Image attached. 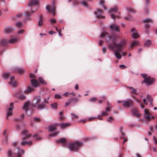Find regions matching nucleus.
I'll return each mask as SVG.
<instances>
[{
    "label": "nucleus",
    "instance_id": "1",
    "mask_svg": "<svg viewBox=\"0 0 157 157\" xmlns=\"http://www.w3.org/2000/svg\"><path fill=\"white\" fill-rule=\"evenodd\" d=\"M120 36L118 35L113 33L111 35H108V38L112 41V43L108 44V47L110 49H116L118 51H121L124 48L127 43L125 40H123L119 44L116 42L117 39L119 38Z\"/></svg>",
    "mask_w": 157,
    "mask_h": 157
},
{
    "label": "nucleus",
    "instance_id": "2",
    "mask_svg": "<svg viewBox=\"0 0 157 157\" xmlns=\"http://www.w3.org/2000/svg\"><path fill=\"white\" fill-rule=\"evenodd\" d=\"M41 98L40 96H35L33 101L32 106L36 107L38 109H43L45 108L46 105L44 103L40 104Z\"/></svg>",
    "mask_w": 157,
    "mask_h": 157
},
{
    "label": "nucleus",
    "instance_id": "3",
    "mask_svg": "<svg viewBox=\"0 0 157 157\" xmlns=\"http://www.w3.org/2000/svg\"><path fill=\"white\" fill-rule=\"evenodd\" d=\"M28 132L27 130H24L22 132L24 137L22 138V141L21 142V144L23 146H25L27 143V141H25V139H28L32 136L31 134H28Z\"/></svg>",
    "mask_w": 157,
    "mask_h": 157
},
{
    "label": "nucleus",
    "instance_id": "4",
    "mask_svg": "<svg viewBox=\"0 0 157 157\" xmlns=\"http://www.w3.org/2000/svg\"><path fill=\"white\" fill-rule=\"evenodd\" d=\"M82 144V143L79 141H76L72 144L69 145V147L71 151H77L78 148Z\"/></svg>",
    "mask_w": 157,
    "mask_h": 157
},
{
    "label": "nucleus",
    "instance_id": "5",
    "mask_svg": "<svg viewBox=\"0 0 157 157\" xmlns=\"http://www.w3.org/2000/svg\"><path fill=\"white\" fill-rule=\"evenodd\" d=\"M134 101L131 99H128L122 101V105L125 108H128L130 107L134 106Z\"/></svg>",
    "mask_w": 157,
    "mask_h": 157
},
{
    "label": "nucleus",
    "instance_id": "6",
    "mask_svg": "<svg viewBox=\"0 0 157 157\" xmlns=\"http://www.w3.org/2000/svg\"><path fill=\"white\" fill-rule=\"evenodd\" d=\"M142 75L143 78H144V81L145 83L148 84H151L154 81V78H151L150 77H147V75L146 74H142Z\"/></svg>",
    "mask_w": 157,
    "mask_h": 157
},
{
    "label": "nucleus",
    "instance_id": "7",
    "mask_svg": "<svg viewBox=\"0 0 157 157\" xmlns=\"http://www.w3.org/2000/svg\"><path fill=\"white\" fill-rule=\"evenodd\" d=\"M132 115L134 117H139L141 116V114L138 112V110L137 108H134L132 109Z\"/></svg>",
    "mask_w": 157,
    "mask_h": 157
},
{
    "label": "nucleus",
    "instance_id": "8",
    "mask_svg": "<svg viewBox=\"0 0 157 157\" xmlns=\"http://www.w3.org/2000/svg\"><path fill=\"white\" fill-rule=\"evenodd\" d=\"M143 22L144 23H147L145 25V28L147 29H149L150 28V25L148 24L149 23H153V22L152 20L150 18H147L143 20Z\"/></svg>",
    "mask_w": 157,
    "mask_h": 157
},
{
    "label": "nucleus",
    "instance_id": "9",
    "mask_svg": "<svg viewBox=\"0 0 157 157\" xmlns=\"http://www.w3.org/2000/svg\"><path fill=\"white\" fill-rule=\"evenodd\" d=\"M109 28L111 30L115 31L117 33L120 32V27L115 24H113L109 26Z\"/></svg>",
    "mask_w": 157,
    "mask_h": 157
},
{
    "label": "nucleus",
    "instance_id": "10",
    "mask_svg": "<svg viewBox=\"0 0 157 157\" xmlns=\"http://www.w3.org/2000/svg\"><path fill=\"white\" fill-rule=\"evenodd\" d=\"M46 9L49 13H52L53 16H55V7L54 6H54L53 8L51 6H47L46 7Z\"/></svg>",
    "mask_w": 157,
    "mask_h": 157
},
{
    "label": "nucleus",
    "instance_id": "11",
    "mask_svg": "<svg viewBox=\"0 0 157 157\" xmlns=\"http://www.w3.org/2000/svg\"><path fill=\"white\" fill-rule=\"evenodd\" d=\"M39 2V0H31L28 2V6L32 7L33 6H38Z\"/></svg>",
    "mask_w": 157,
    "mask_h": 157
},
{
    "label": "nucleus",
    "instance_id": "12",
    "mask_svg": "<svg viewBox=\"0 0 157 157\" xmlns=\"http://www.w3.org/2000/svg\"><path fill=\"white\" fill-rule=\"evenodd\" d=\"M10 81L9 82V83L12 86L14 87L17 86V82L14 80V77L13 76L10 77Z\"/></svg>",
    "mask_w": 157,
    "mask_h": 157
},
{
    "label": "nucleus",
    "instance_id": "13",
    "mask_svg": "<svg viewBox=\"0 0 157 157\" xmlns=\"http://www.w3.org/2000/svg\"><path fill=\"white\" fill-rule=\"evenodd\" d=\"M58 126H59V124L58 123H56L54 124L50 125L48 127L49 130L51 132H53L56 129V127Z\"/></svg>",
    "mask_w": 157,
    "mask_h": 157
},
{
    "label": "nucleus",
    "instance_id": "14",
    "mask_svg": "<svg viewBox=\"0 0 157 157\" xmlns=\"http://www.w3.org/2000/svg\"><path fill=\"white\" fill-rule=\"evenodd\" d=\"M30 102L29 101H28L24 103V105L23 107V109L26 112H27L28 111V108L30 107Z\"/></svg>",
    "mask_w": 157,
    "mask_h": 157
},
{
    "label": "nucleus",
    "instance_id": "15",
    "mask_svg": "<svg viewBox=\"0 0 157 157\" xmlns=\"http://www.w3.org/2000/svg\"><path fill=\"white\" fill-rule=\"evenodd\" d=\"M13 30V28L12 27H7L4 29V31L6 34H9L11 33Z\"/></svg>",
    "mask_w": 157,
    "mask_h": 157
},
{
    "label": "nucleus",
    "instance_id": "16",
    "mask_svg": "<svg viewBox=\"0 0 157 157\" xmlns=\"http://www.w3.org/2000/svg\"><path fill=\"white\" fill-rule=\"evenodd\" d=\"M59 126H60V128L62 129H64L71 125V123H59Z\"/></svg>",
    "mask_w": 157,
    "mask_h": 157
},
{
    "label": "nucleus",
    "instance_id": "17",
    "mask_svg": "<svg viewBox=\"0 0 157 157\" xmlns=\"http://www.w3.org/2000/svg\"><path fill=\"white\" fill-rule=\"evenodd\" d=\"M56 142L57 143H61L63 145L65 146L66 144V140L65 138H62L59 140H56Z\"/></svg>",
    "mask_w": 157,
    "mask_h": 157
},
{
    "label": "nucleus",
    "instance_id": "18",
    "mask_svg": "<svg viewBox=\"0 0 157 157\" xmlns=\"http://www.w3.org/2000/svg\"><path fill=\"white\" fill-rule=\"evenodd\" d=\"M31 84L32 86L34 87H36L38 86V81L36 80L35 79H31L30 80Z\"/></svg>",
    "mask_w": 157,
    "mask_h": 157
},
{
    "label": "nucleus",
    "instance_id": "19",
    "mask_svg": "<svg viewBox=\"0 0 157 157\" xmlns=\"http://www.w3.org/2000/svg\"><path fill=\"white\" fill-rule=\"evenodd\" d=\"M116 49L114 50V51L115 52V55L117 59H120L121 58V55L119 53V51H118Z\"/></svg>",
    "mask_w": 157,
    "mask_h": 157
},
{
    "label": "nucleus",
    "instance_id": "20",
    "mask_svg": "<svg viewBox=\"0 0 157 157\" xmlns=\"http://www.w3.org/2000/svg\"><path fill=\"white\" fill-rule=\"evenodd\" d=\"M8 42V41L6 39H3L0 40V44L3 46L6 45Z\"/></svg>",
    "mask_w": 157,
    "mask_h": 157
},
{
    "label": "nucleus",
    "instance_id": "21",
    "mask_svg": "<svg viewBox=\"0 0 157 157\" xmlns=\"http://www.w3.org/2000/svg\"><path fill=\"white\" fill-rule=\"evenodd\" d=\"M43 17L42 15H40V18L38 23V26H41L43 24Z\"/></svg>",
    "mask_w": 157,
    "mask_h": 157
},
{
    "label": "nucleus",
    "instance_id": "22",
    "mask_svg": "<svg viewBox=\"0 0 157 157\" xmlns=\"http://www.w3.org/2000/svg\"><path fill=\"white\" fill-rule=\"evenodd\" d=\"M109 35V33L107 32L104 31L101 33L100 37L102 38H103L105 37L106 36H107L108 37V35Z\"/></svg>",
    "mask_w": 157,
    "mask_h": 157
},
{
    "label": "nucleus",
    "instance_id": "23",
    "mask_svg": "<svg viewBox=\"0 0 157 157\" xmlns=\"http://www.w3.org/2000/svg\"><path fill=\"white\" fill-rule=\"evenodd\" d=\"M110 12L111 13H118V9L117 6L110 9Z\"/></svg>",
    "mask_w": 157,
    "mask_h": 157
},
{
    "label": "nucleus",
    "instance_id": "24",
    "mask_svg": "<svg viewBox=\"0 0 157 157\" xmlns=\"http://www.w3.org/2000/svg\"><path fill=\"white\" fill-rule=\"evenodd\" d=\"M34 89L32 87H31V86H29L28 87L27 89L26 90H25L24 92L26 94L28 93L31 92Z\"/></svg>",
    "mask_w": 157,
    "mask_h": 157
},
{
    "label": "nucleus",
    "instance_id": "25",
    "mask_svg": "<svg viewBox=\"0 0 157 157\" xmlns=\"http://www.w3.org/2000/svg\"><path fill=\"white\" fill-rule=\"evenodd\" d=\"M132 36L133 38L137 39L140 37V36L137 32H134L132 33Z\"/></svg>",
    "mask_w": 157,
    "mask_h": 157
},
{
    "label": "nucleus",
    "instance_id": "26",
    "mask_svg": "<svg viewBox=\"0 0 157 157\" xmlns=\"http://www.w3.org/2000/svg\"><path fill=\"white\" fill-rule=\"evenodd\" d=\"M139 43L137 41H133L132 42L130 45V47L132 48L138 45Z\"/></svg>",
    "mask_w": 157,
    "mask_h": 157
},
{
    "label": "nucleus",
    "instance_id": "27",
    "mask_svg": "<svg viewBox=\"0 0 157 157\" xmlns=\"http://www.w3.org/2000/svg\"><path fill=\"white\" fill-rule=\"evenodd\" d=\"M17 39L16 38H13L10 39L8 41V42L10 44L15 43L17 41Z\"/></svg>",
    "mask_w": 157,
    "mask_h": 157
},
{
    "label": "nucleus",
    "instance_id": "28",
    "mask_svg": "<svg viewBox=\"0 0 157 157\" xmlns=\"http://www.w3.org/2000/svg\"><path fill=\"white\" fill-rule=\"evenodd\" d=\"M71 102L72 101L75 103L77 102L78 101L79 99L77 98H73L70 99Z\"/></svg>",
    "mask_w": 157,
    "mask_h": 157
},
{
    "label": "nucleus",
    "instance_id": "29",
    "mask_svg": "<svg viewBox=\"0 0 157 157\" xmlns=\"http://www.w3.org/2000/svg\"><path fill=\"white\" fill-rule=\"evenodd\" d=\"M145 117L146 120L148 121H150L151 119H154L155 118L153 116L150 117L148 115H145Z\"/></svg>",
    "mask_w": 157,
    "mask_h": 157
},
{
    "label": "nucleus",
    "instance_id": "30",
    "mask_svg": "<svg viewBox=\"0 0 157 157\" xmlns=\"http://www.w3.org/2000/svg\"><path fill=\"white\" fill-rule=\"evenodd\" d=\"M51 106L52 108L55 109H57V104L56 102L51 104Z\"/></svg>",
    "mask_w": 157,
    "mask_h": 157
},
{
    "label": "nucleus",
    "instance_id": "31",
    "mask_svg": "<svg viewBox=\"0 0 157 157\" xmlns=\"http://www.w3.org/2000/svg\"><path fill=\"white\" fill-rule=\"evenodd\" d=\"M130 89H131V92L132 93H134L136 94H137L136 93V90L135 89H134L132 87H131L130 86H128V87Z\"/></svg>",
    "mask_w": 157,
    "mask_h": 157
},
{
    "label": "nucleus",
    "instance_id": "32",
    "mask_svg": "<svg viewBox=\"0 0 157 157\" xmlns=\"http://www.w3.org/2000/svg\"><path fill=\"white\" fill-rule=\"evenodd\" d=\"M150 102L151 104L152 105L153 99L151 96L148 95L146 98Z\"/></svg>",
    "mask_w": 157,
    "mask_h": 157
},
{
    "label": "nucleus",
    "instance_id": "33",
    "mask_svg": "<svg viewBox=\"0 0 157 157\" xmlns=\"http://www.w3.org/2000/svg\"><path fill=\"white\" fill-rule=\"evenodd\" d=\"M24 117H25L24 114H22L21 116V118H20L19 119L16 118V119H15V121H19L21 122L22 121V119L24 118Z\"/></svg>",
    "mask_w": 157,
    "mask_h": 157
},
{
    "label": "nucleus",
    "instance_id": "34",
    "mask_svg": "<svg viewBox=\"0 0 157 157\" xmlns=\"http://www.w3.org/2000/svg\"><path fill=\"white\" fill-rule=\"evenodd\" d=\"M94 14L97 16V18H105V17L103 16H101L100 15H98V13L97 12H94Z\"/></svg>",
    "mask_w": 157,
    "mask_h": 157
},
{
    "label": "nucleus",
    "instance_id": "35",
    "mask_svg": "<svg viewBox=\"0 0 157 157\" xmlns=\"http://www.w3.org/2000/svg\"><path fill=\"white\" fill-rule=\"evenodd\" d=\"M10 73L9 72L8 73H5L3 74V77L5 78L6 79H7L8 78L9 75H10Z\"/></svg>",
    "mask_w": 157,
    "mask_h": 157
},
{
    "label": "nucleus",
    "instance_id": "36",
    "mask_svg": "<svg viewBox=\"0 0 157 157\" xmlns=\"http://www.w3.org/2000/svg\"><path fill=\"white\" fill-rule=\"evenodd\" d=\"M21 100H24L25 99L26 96L23 94H21L18 97Z\"/></svg>",
    "mask_w": 157,
    "mask_h": 157
},
{
    "label": "nucleus",
    "instance_id": "37",
    "mask_svg": "<svg viewBox=\"0 0 157 157\" xmlns=\"http://www.w3.org/2000/svg\"><path fill=\"white\" fill-rule=\"evenodd\" d=\"M59 132H55L54 133H51V134H50L49 135V137H51V136H53V137H55V136H57V135L59 134Z\"/></svg>",
    "mask_w": 157,
    "mask_h": 157
},
{
    "label": "nucleus",
    "instance_id": "38",
    "mask_svg": "<svg viewBox=\"0 0 157 157\" xmlns=\"http://www.w3.org/2000/svg\"><path fill=\"white\" fill-rule=\"evenodd\" d=\"M100 4H101V5H102L103 6L104 10H106V7L104 6V3H105L104 0H100Z\"/></svg>",
    "mask_w": 157,
    "mask_h": 157
},
{
    "label": "nucleus",
    "instance_id": "39",
    "mask_svg": "<svg viewBox=\"0 0 157 157\" xmlns=\"http://www.w3.org/2000/svg\"><path fill=\"white\" fill-rule=\"evenodd\" d=\"M33 137L36 140H40V137L39 136L38 134L37 133H35L34 134Z\"/></svg>",
    "mask_w": 157,
    "mask_h": 157
},
{
    "label": "nucleus",
    "instance_id": "40",
    "mask_svg": "<svg viewBox=\"0 0 157 157\" xmlns=\"http://www.w3.org/2000/svg\"><path fill=\"white\" fill-rule=\"evenodd\" d=\"M16 26L17 28H21L23 26V24L20 22H18L16 23Z\"/></svg>",
    "mask_w": 157,
    "mask_h": 157
},
{
    "label": "nucleus",
    "instance_id": "41",
    "mask_svg": "<svg viewBox=\"0 0 157 157\" xmlns=\"http://www.w3.org/2000/svg\"><path fill=\"white\" fill-rule=\"evenodd\" d=\"M13 152L11 149H9L8 151L7 155L9 157H11L12 155Z\"/></svg>",
    "mask_w": 157,
    "mask_h": 157
},
{
    "label": "nucleus",
    "instance_id": "42",
    "mask_svg": "<svg viewBox=\"0 0 157 157\" xmlns=\"http://www.w3.org/2000/svg\"><path fill=\"white\" fill-rule=\"evenodd\" d=\"M151 44V41L150 40H147L144 44V45L145 47H148Z\"/></svg>",
    "mask_w": 157,
    "mask_h": 157
},
{
    "label": "nucleus",
    "instance_id": "43",
    "mask_svg": "<svg viewBox=\"0 0 157 157\" xmlns=\"http://www.w3.org/2000/svg\"><path fill=\"white\" fill-rule=\"evenodd\" d=\"M39 81L42 84H46V83L45 82V81L43 79L42 77H40L38 79Z\"/></svg>",
    "mask_w": 157,
    "mask_h": 157
},
{
    "label": "nucleus",
    "instance_id": "44",
    "mask_svg": "<svg viewBox=\"0 0 157 157\" xmlns=\"http://www.w3.org/2000/svg\"><path fill=\"white\" fill-rule=\"evenodd\" d=\"M71 115L72 119H78V116L73 113H72Z\"/></svg>",
    "mask_w": 157,
    "mask_h": 157
},
{
    "label": "nucleus",
    "instance_id": "45",
    "mask_svg": "<svg viewBox=\"0 0 157 157\" xmlns=\"http://www.w3.org/2000/svg\"><path fill=\"white\" fill-rule=\"evenodd\" d=\"M123 129V128L122 126L120 127L119 130L120 131L121 133V135L123 136H124L125 135V133L122 131V130Z\"/></svg>",
    "mask_w": 157,
    "mask_h": 157
},
{
    "label": "nucleus",
    "instance_id": "46",
    "mask_svg": "<svg viewBox=\"0 0 157 157\" xmlns=\"http://www.w3.org/2000/svg\"><path fill=\"white\" fill-rule=\"evenodd\" d=\"M83 6L85 7H87L88 6L87 3L85 1H82L81 2Z\"/></svg>",
    "mask_w": 157,
    "mask_h": 157
},
{
    "label": "nucleus",
    "instance_id": "47",
    "mask_svg": "<svg viewBox=\"0 0 157 157\" xmlns=\"http://www.w3.org/2000/svg\"><path fill=\"white\" fill-rule=\"evenodd\" d=\"M34 121L36 122H39L41 121V120L38 117H35L34 118Z\"/></svg>",
    "mask_w": 157,
    "mask_h": 157
},
{
    "label": "nucleus",
    "instance_id": "48",
    "mask_svg": "<svg viewBox=\"0 0 157 157\" xmlns=\"http://www.w3.org/2000/svg\"><path fill=\"white\" fill-rule=\"evenodd\" d=\"M127 10L129 13H133L135 12V10L132 8H128L127 9Z\"/></svg>",
    "mask_w": 157,
    "mask_h": 157
},
{
    "label": "nucleus",
    "instance_id": "49",
    "mask_svg": "<svg viewBox=\"0 0 157 157\" xmlns=\"http://www.w3.org/2000/svg\"><path fill=\"white\" fill-rule=\"evenodd\" d=\"M3 143L4 144H7L8 143V136H6L3 141Z\"/></svg>",
    "mask_w": 157,
    "mask_h": 157
},
{
    "label": "nucleus",
    "instance_id": "50",
    "mask_svg": "<svg viewBox=\"0 0 157 157\" xmlns=\"http://www.w3.org/2000/svg\"><path fill=\"white\" fill-rule=\"evenodd\" d=\"M50 21L52 24H55L56 23V21L55 19H50Z\"/></svg>",
    "mask_w": 157,
    "mask_h": 157
},
{
    "label": "nucleus",
    "instance_id": "51",
    "mask_svg": "<svg viewBox=\"0 0 157 157\" xmlns=\"http://www.w3.org/2000/svg\"><path fill=\"white\" fill-rule=\"evenodd\" d=\"M108 115V113L106 111H102L101 113V115L104 116H106Z\"/></svg>",
    "mask_w": 157,
    "mask_h": 157
},
{
    "label": "nucleus",
    "instance_id": "52",
    "mask_svg": "<svg viewBox=\"0 0 157 157\" xmlns=\"http://www.w3.org/2000/svg\"><path fill=\"white\" fill-rule=\"evenodd\" d=\"M97 98L95 97H93L90 99V101L91 102H94L97 101Z\"/></svg>",
    "mask_w": 157,
    "mask_h": 157
},
{
    "label": "nucleus",
    "instance_id": "53",
    "mask_svg": "<svg viewBox=\"0 0 157 157\" xmlns=\"http://www.w3.org/2000/svg\"><path fill=\"white\" fill-rule=\"evenodd\" d=\"M18 72L20 74H22L24 73V71L23 70H22L21 69H19L18 70Z\"/></svg>",
    "mask_w": 157,
    "mask_h": 157
},
{
    "label": "nucleus",
    "instance_id": "54",
    "mask_svg": "<svg viewBox=\"0 0 157 157\" xmlns=\"http://www.w3.org/2000/svg\"><path fill=\"white\" fill-rule=\"evenodd\" d=\"M30 13L28 11L25 12V17L26 18H29V16H30Z\"/></svg>",
    "mask_w": 157,
    "mask_h": 157
},
{
    "label": "nucleus",
    "instance_id": "55",
    "mask_svg": "<svg viewBox=\"0 0 157 157\" xmlns=\"http://www.w3.org/2000/svg\"><path fill=\"white\" fill-rule=\"evenodd\" d=\"M12 112H9L7 114V116L6 119H8V117L10 116H12Z\"/></svg>",
    "mask_w": 157,
    "mask_h": 157
},
{
    "label": "nucleus",
    "instance_id": "56",
    "mask_svg": "<svg viewBox=\"0 0 157 157\" xmlns=\"http://www.w3.org/2000/svg\"><path fill=\"white\" fill-rule=\"evenodd\" d=\"M113 120V118L112 117H110L109 119L107 120V121L109 122H111Z\"/></svg>",
    "mask_w": 157,
    "mask_h": 157
},
{
    "label": "nucleus",
    "instance_id": "57",
    "mask_svg": "<svg viewBox=\"0 0 157 157\" xmlns=\"http://www.w3.org/2000/svg\"><path fill=\"white\" fill-rule=\"evenodd\" d=\"M55 98L56 99H60L61 98V96L59 94H56L55 96Z\"/></svg>",
    "mask_w": 157,
    "mask_h": 157
},
{
    "label": "nucleus",
    "instance_id": "58",
    "mask_svg": "<svg viewBox=\"0 0 157 157\" xmlns=\"http://www.w3.org/2000/svg\"><path fill=\"white\" fill-rule=\"evenodd\" d=\"M29 77L31 78H34L35 77V75L33 73H31L29 75Z\"/></svg>",
    "mask_w": 157,
    "mask_h": 157
},
{
    "label": "nucleus",
    "instance_id": "59",
    "mask_svg": "<svg viewBox=\"0 0 157 157\" xmlns=\"http://www.w3.org/2000/svg\"><path fill=\"white\" fill-rule=\"evenodd\" d=\"M25 32L24 30L23 29L20 30L18 32V34H22L24 33Z\"/></svg>",
    "mask_w": 157,
    "mask_h": 157
},
{
    "label": "nucleus",
    "instance_id": "60",
    "mask_svg": "<svg viewBox=\"0 0 157 157\" xmlns=\"http://www.w3.org/2000/svg\"><path fill=\"white\" fill-rule=\"evenodd\" d=\"M97 11L100 13H102L103 11L101 9H98L97 10Z\"/></svg>",
    "mask_w": 157,
    "mask_h": 157
},
{
    "label": "nucleus",
    "instance_id": "61",
    "mask_svg": "<svg viewBox=\"0 0 157 157\" xmlns=\"http://www.w3.org/2000/svg\"><path fill=\"white\" fill-rule=\"evenodd\" d=\"M126 67L123 65H119V67L121 69H124L125 68H126Z\"/></svg>",
    "mask_w": 157,
    "mask_h": 157
},
{
    "label": "nucleus",
    "instance_id": "62",
    "mask_svg": "<svg viewBox=\"0 0 157 157\" xmlns=\"http://www.w3.org/2000/svg\"><path fill=\"white\" fill-rule=\"evenodd\" d=\"M74 3L75 5H78L80 3V2L77 0H75Z\"/></svg>",
    "mask_w": 157,
    "mask_h": 157
},
{
    "label": "nucleus",
    "instance_id": "63",
    "mask_svg": "<svg viewBox=\"0 0 157 157\" xmlns=\"http://www.w3.org/2000/svg\"><path fill=\"white\" fill-rule=\"evenodd\" d=\"M42 103H44V104H45L44 103H46L48 104V101L46 99L44 98V102Z\"/></svg>",
    "mask_w": 157,
    "mask_h": 157
},
{
    "label": "nucleus",
    "instance_id": "64",
    "mask_svg": "<svg viewBox=\"0 0 157 157\" xmlns=\"http://www.w3.org/2000/svg\"><path fill=\"white\" fill-rule=\"evenodd\" d=\"M71 103V102L70 101V100L69 99L68 102H66L65 103V105H66L65 107H66V106L69 105Z\"/></svg>",
    "mask_w": 157,
    "mask_h": 157
}]
</instances>
